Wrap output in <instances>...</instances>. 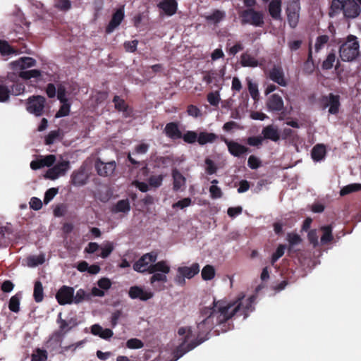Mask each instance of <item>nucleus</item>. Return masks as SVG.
<instances>
[{
	"instance_id": "obj_3",
	"label": "nucleus",
	"mask_w": 361,
	"mask_h": 361,
	"mask_svg": "<svg viewBox=\"0 0 361 361\" xmlns=\"http://www.w3.org/2000/svg\"><path fill=\"white\" fill-rule=\"evenodd\" d=\"M359 47L357 37L354 35H349L346 41L340 47V58L343 61H353L359 55Z\"/></svg>"
},
{
	"instance_id": "obj_46",
	"label": "nucleus",
	"mask_w": 361,
	"mask_h": 361,
	"mask_svg": "<svg viewBox=\"0 0 361 361\" xmlns=\"http://www.w3.org/2000/svg\"><path fill=\"white\" fill-rule=\"evenodd\" d=\"M61 103V106H60L59 110L56 114V118L66 116L70 113L71 104L68 102V100H67V102H63Z\"/></svg>"
},
{
	"instance_id": "obj_38",
	"label": "nucleus",
	"mask_w": 361,
	"mask_h": 361,
	"mask_svg": "<svg viewBox=\"0 0 361 361\" xmlns=\"http://www.w3.org/2000/svg\"><path fill=\"white\" fill-rule=\"evenodd\" d=\"M90 295L87 294L85 290L80 288L77 290L75 295H73V303L79 304L84 300H90Z\"/></svg>"
},
{
	"instance_id": "obj_29",
	"label": "nucleus",
	"mask_w": 361,
	"mask_h": 361,
	"mask_svg": "<svg viewBox=\"0 0 361 361\" xmlns=\"http://www.w3.org/2000/svg\"><path fill=\"white\" fill-rule=\"evenodd\" d=\"M240 64L243 67H257L259 63L257 60L247 52L243 53L240 56Z\"/></svg>"
},
{
	"instance_id": "obj_47",
	"label": "nucleus",
	"mask_w": 361,
	"mask_h": 361,
	"mask_svg": "<svg viewBox=\"0 0 361 361\" xmlns=\"http://www.w3.org/2000/svg\"><path fill=\"white\" fill-rule=\"evenodd\" d=\"M329 40V37L326 35L318 36L314 45L315 51L317 52L319 51L328 43Z\"/></svg>"
},
{
	"instance_id": "obj_36",
	"label": "nucleus",
	"mask_w": 361,
	"mask_h": 361,
	"mask_svg": "<svg viewBox=\"0 0 361 361\" xmlns=\"http://www.w3.org/2000/svg\"><path fill=\"white\" fill-rule=\"evenodd\" d=\"M48 354L46 350L36 348L31 356V361H46Z\"/></svg>"
},
{
	"instance_id": "obj_10",
	"label": "nucleus",
	"mask_w": 361,
	"mask_h": 361,
	"mask_svg": "<svg viewBox=\"0 0 361 361\" xmlns=\"http://www.w3.org/2000/svg\"><path fill=\"white\" fill-rule=\"evenodd\" d=\"M220 139L227 146L229 153L235 157H240L244 154L250 152V149L235 141L229 140L224 136L221 135Z\"/></svg>"
},
{
	"instance_id": "obj_4",
	"label": "nucleus",
	"mask_w": 361,
	"mask_h": 361,
	"mask_svg": "<svg viewBox=\"0 0 361 361\" xmlns=\"http://www.w3.org/2000/svg\"><path fill=\"white\" fill-rule=\"evenodd\" d=\"M239 16L242 25L250 24L255 27H262L264 24L262 11H255L254 8H247L241 11Z\"/></svg>"
},
{
	"instance_id": "obj_23",
	"label": "nucleus",
	"mask_w": 361,
	"mask_h": 361,
	"mask_svg": "<svg viewBox=\"0 0 361 361\" xmlns=\"http://www.w3.org/2000/svg\"><path fill=\"white\" fill-rule=\"evenodd\" d=\"M269 13L276 20H281V1L271 0L269 4Z\"/></svg>"
},
{
	"instance_id": "obj_37",
	"label": "nucleus",
	"mask_w": 361,
	"mask_h": 361,
	"mask_svg": "<svg viewBox=\"0 0 361 361\" xmlns=\"http://www.w3.org/2000/svg\"><path fill=\"white\" fill-rule=\"evenodd\" d=\"M202 278L204 281L212 280L215 276V269L212 265H206L202 270Z\"/></svg>"
},
{
	"instance_id": "obj_33",
	"label": "nucleus",
	"mask_w": 361,
	"mask_h": 361,
	"mask_svg": "<svg viewBox=\"0 0 361 361\" xmlns=\"http://www.w3.org/2000/svg\"><path fill=\"white\" fill-rule=\"evenodd\" d=\"M16 52V49L11 47L7 41L0 39V54L1 56H9L15 54Z\"/></svg>"
},
{
	"instance_id": "obj_18",
	"label": "nucleus",
	"mask_w": 361,
	"mask_h": 361,
	"mask_svg": "<svg viewBox=\"0 0 361 361\" xmlns=\"http://www.w3.org/2000/svg\"><path fill=\"white\" fill-rule=\"evenodd\" d=\"M157 7L166 16H171L174 15L178 9V3L176 0H161Z\"/></svg>"
},
{
	"instance_id": "obj_57",
	"label": "nucleus",
	"mask_w": 361,
	"mask_h": 361,
	"mask_svg": "<svg viewBox=\"0 0 361 361\" xmlns=\"http://www.w3.org/2000/svg\"><path fill=\"white\" fill-rule=\"evenodd\" d=\"M192 203V200L190 197H185L180 200L173 204L172 207L173 209L179 208L183 209L187 207H189Z\"/></svg>"
},
{
	"instance_id": "obj_63",
	"label": "nucleus",
	"mask_w": 361,
	"mask_h": 361,
	"mask_svg": "<svg viewBox=\"0 0 361 361\" xmlns=\"http://www.w3.org/2000/svg\"><path fill=\"white\" fill-rule=\"evenodd\" d=\"M210 196L212 199L221 198L223 195V192L221 188L215 185H212L209 188Z\"/></svg>"
},
{
	"instance_id": "obj_59",
	"label": "nucleus",
	"mask_w": 361,
	"mask_h": 361,
	"mask_svg": "<svg viewBox=\"0 0 361 361\" xmlns=\"http://www.w3.org/2000/svg\"><path fill=\"white\" fill-rule=\"evenodd\" d=\"M55 7L62 11H66L71 8V2L70 0H57Z\"/></svg>"
},
{
	"instance_id": "obj_28",
	"label": "nucleus",
	"mask_w": 361,
	"mask_h": 361,
	"mask_svg": "<svg viewBox=\"0 0 361 361\" xmlns=\"http://www.w3.org/2000/svg\"><path fill=\"white\" fill-rule=\"evenodd\" d=\"M172 176L173 179V189L174 191H178L185 185V178L177 169L173 170Z\"/></svg>"
},
{
	"instance_id": "obj_42",
	"label": "nucleus",
	"mask_w": 361,
	"mask_h": 361,
	"mask_svg": "<svg viewBox=\"0 0 361 361\" xmlns=\"http://www.w3.org/2000/svg\"><path fill=\"white\" fill-rule=\"evenodd\" d=\"M20 297L18 294L10 298L8 308L11 312L17 313L20 311Z\"/></svg>"
},
{
	"instance_id": "obj_31",
	"label": "nucleus",
	"mask_w": 361,
	"mask_h": 361,
	"mask_svg": "<svg viewBox=\"0 0 361 361\" xmlns=\"http://www.w3.org/2000/svg\"><path fill=\"white\" fill-rule=\"evenodd\" d=\"M33 298L36 302H41L44 299V288L40 281H36L34 285Z\"/></svg>"
},
{
	"instance_id": "obj_50",
	"label": "nucleus",
	"mask_w": 361,
	"mask_h": 361,
	"mask_svg": "<svg viewBox=\"0 0 361 361\" xmlns=\"http://www.w3.org/2000/svg\"><path fill=\"white\" fill-rule=\"evenodd\" d=\"M102 252L99 255V256L103 258V259H105L106 257H108L111 253L113 252L114 250V245L111 242H106L105 244L103 245V246L102 247Z\"/></svg>"
},
{
	"instance_id": "obj_49",
	"label": "nucleus",
	"mask_w": 361,
	"mask_h": 361,
	"mask_svg": "<svg viewBox=\"0 0 361 361\" xmlns=\"http://www.w3.org/2000/svg\"><path fill=\"white\" fill-rule=\"evenodd\" d=\"M152 274H153V275L150 277V279H149L150 283L152 285H154V283L157 281H160L162 283H166L167 281V276H166L167 274H165L163 272H159V271L152 273Z\"/></svg>"
},
{
	"instance_id": "obj_24",
	"label": "nucleus",
	"mask_w": 361,
	"mask_h": 361,
	"mask_svg": "<svg viewBox=\"0 0 361 361\" xmlns=\"http://www.w3.org/2000/svg\"><path fill=\"white\" fill-rule=\"evenodd\" d=\"M87 175L84 169L74 171L71 175V183L75 186H82L87 183Z\"/></svg>"
},
{
	"instance_id": "obj_11",
	"label": "nucleus",
	"mask_w": 361,
	"mask_h": 361,
	"mask_svg": "<svg viewBox=\"0 0 361 361\" xmlns=\"http://www.w3.org/2000/svg\"><path fill=\"white\" fill-rule=\"evenodd\" d=\"M74 288L67 286H62L56 294V299L61 305L73 303Z\"/></svg>"
},
{
	"instance_id": "obj_52",
	"label": "nucleus",
	"mask_w": 361,
	"mask_h": 361,
	"mask_svg": "<svg viewBox=\"0 0 361 361\" xmlns=\"http://www.w3.org/2000/svg\"><path fill=\"white\" fill-rule=\"evenodd\" d=\"M163 175L151 176L148 179L149 185L153 188H159L162 185Z\"/></svg>"
},
{
	"instance_id": "obj_2",
	"label": "nucleus",
	"mask_w": 361,
	"mask_h": 361,
	"mask_svg": "<svg viewBox=\"0 0 361 361\" xmlns=\"http://www.w3.org/2000/svg\"><path fill=\"white\" fill-rule=\"evenodd\" d=\"M157 259V252L146 253L133 264V268L139 273L152 274L159 271L169 274L171 269L167 262L164 260L156 262Z\"/></svg>"
},
{
	"instance_id": "obj_56",
	"label": "nucleus",
	"mask_w": 361,
	"mask_h": 361,
	"mask_svg": "<svg viewBox=\"0 0 361 361\" xmlns=\"http://www.w3.org/2000/svg\"><path fill=\"white\" fill-rule=\"evenodd\" d=\"M264 140V137L262 136H251L247 137V144L250 146L259 147L262 145V142Z\"/></svg>"
},
{
	"instance_id": "obj_39",
	"label": "nucleus",
	"mask_w": 361,
	"mask_h": 361,
	"mask_svg": "<svg viewBox=\"0 0 361 361\" xmlns=\"http://www.w3.org/2000/svg\"><path fill=\"white\" fill-rule=\"evenodd\" d=\"M41 75V71L37 69L22 71L19 73V77L24 79L28 80L30 78H37Z\"/></svg>"
},
{
	"instance_id": "obj_1",
	"label": "nucleus",
	"mask_w": 361,
	"mask_h": 361,
	"mask_svg": "<svg viewBox=\"0 0 361 361\" xmlns=\"http://www.w3.org/2000/svg\"><path fill=\"white\" fill-rule=\"evenodd\" d=\"M255 299L254 295L245 298V295L240 293L233 301L214 299L211 306L201 307L199 319L197 321L196 338L190 341L193 337L191 327L185 326L178 329V335L183 338L180 344L173 353L175 360H177L185 353L208 340L209 334L214 327L219 326V329L215 330L217 334L230 330L233 325L228 321L233 316H243V318L246 319L250 312L254 310L252 304Z\"/></svg>"
},
{
	"instance_id": "obj_32",
	"label": "nucleus",
	"mask_w": 361,
	"mask_h": 361,
	"mask_svg": "<svg viewBox=\"0 0 361 361\" xmlns=\"http://www.w3.org/2000/svg\"><path fill=\"white\" fill-rule=\"evenodd\" d=\"M345 1V0H331L329 12L330 17H334L341 12Z\"/></svg>"
},
{
	"instance_id": "obj_62",
	"label": "nucleus",
	"mask_w": 361,
	"mask_h": 361,
	"mask_svg": "<svg viewBox=\"0 0 361 361\" xmlns=\"http://www.w3.org/2000/svg\"><path fill=\"white\" fill-rule=\"evenodd\" d=\"M58 193V188H51L48 189L44 197V204H48Z\"/></svg>"
},
{
	"instance_id": "obj_43",
	"label": "nucleus",
	"mask_w": 361,
	"mask_h": 361,
	"mask_svg": "<svg viewBox=\"0 0 361 361\" xmlns=\"http://www.w3.org/2000/svg\"><path fill=\"white\" fill-rule=\"evenodd\" d=\"M9 87L10 94L20 95L25 92V85L18 82H13Z\"/></svg>"
},
{
	"instance_id": "obj_17",
	"label": "nucleus",
	"mask_w": 361,
	"mask_h": 361,
	"mask_svg": "<svg viewBox=\"0 0 361 361\" xmlns=\"http://www.w3.org/2000/svg\"><path fill=\"white\" fill-rule=\"evenodd\" d=\"M115 109L123 113L125 118L131 117L133 116V109L128 106L124 99H121L119 96L115 95L113 98Z\"/></svg>"
},
{
	"instance_id": "obj_5",
	"label": "nucleus",
	"mask_w": 361,
	"mask_h": 361,
	"mask_svg": "<svg viewBox=\"0 0 361 361\" xmlns=\"http://www.w3.org/2000/svg\"><path fill=\"white\" fill-rule=\"evenodd\" d=\"M46 99L41 95L30 96L26 100V110L35 116H41L44 114Z\"/></svg>"
},
{
	"instance_id": "obj_30",
	"label": "nucleus",
	"mask_w": 361,
	"mask_h": 361,
	"mask_svg": "<svg viewBox=\"0 0 361 361\" xmlns=\"http://www.w3.org/2000/svg\"><path fill=\"white\" fill-rule=\"evenodd\" d=\"M326 154L325 146L322 144L316 145L312 149L311 155L314 161H321Z\"/></svg>"
},
{
	"instance_id": "obj_34",
	"label": "nucleus",
	"mask_w": 361,
	"mask_h": 361,
	"mask_svg": "<svg viewBox=\"0 0 361 361\" xmlns=\"http://www.w3.org/2000/svg\"><path fill=\"white\" fill-rule=\"evenodd\" d=\"M323 231V235L321 237V243L322 244H326L332 241V226L331 225L324 226L321 228Z\"/></svg>"
},
{
	"instance_id": "obj_12",
	"label": "nucleus",
	"mask_w": 361,
	"mask_h": 361,
	"mask_svg": "<svg viewBox=\"0 0 361 361\" xmlns=\"http://www.w3.org/2000/svg\"><path fill=\"white\" fill-rule=\"evenodd\" d=\"M346 18H355L361 12L360 4L355 0H345L342 11Z\"/></svg>"
},
{
	"instance_id": "obj_7",
	"label": "nucleus",
	"mask_w": 361,
	"mask_h": 361,
	"mask_svg": "<svg viewBox=\"0 0 361 361\" xmlns=\"http://www.w3.org/2000/svg\"><path fill=\"white\" fill-rule=\"evenodd\" d=\"M264 74L267 78L279 86L286 87L288 84L284 71L281 65L274 64L270 70L265 71Z\"/></svg>"
},
{
	"instance_id": "obj_25",
	"label": "nucleus",
	"mask_w": 361,
	"mask_h": 361,
	"mask_svg": "<svg viewBox=\"0 0 361 361\" xmlns=\"http://www.w3.org/2000/svg\"><path fill=\"white\" fill-rule=\"evenodd\" d=\"M11 64L13 68L24 70L35 66L36 61L31 57H21L18 60L13 61Z\"/></svg>"
},
{
	"instance_id": "obj_53",
	"label": "nucleus",
	"mask_w": 361,
	"mask_h": 361,
	"mask_svg": "<svg viewBox=\"0 0 361 361\" xmlns=\"http://www.w3.org/2000/svg\"><path fill=\"white\" fill-rule=\"evenodd\" d=\"M336 60V55L334 53H329L328 56H326V59L323 61L322 63V68L325 70H329L331 69L333 66L334 63Z\"/></svg>"
},
{
	"instance_id": "obj_61",
	"label": "nucleus",
	"mask_w": 361,
	"mask_h": 361,
	"mask_svg": "<svg viewBox=\"0 0 361 361\" xmlns=\"http://www.w3.org/2000/svg\"><path fill=\"white\" fill-rule=\"evenodd\" d=\"M204 162L207 166L205 170L207 174L212 175L216 172L217 167L212 159L207 158Z\"/></svg>"
},
{
	"instance_id": "obj_16",
	"label": "nucleus",
	"mask_w": 361,
	"mask_h": 361,
	"mask_svg": "<svg viewBox=\"0 0 361 361\" xmlns=\"http://www.w3.org/2000/svg\"><path fill=\"white\" fill-rule=\"evenodd\" d=\"M128 295L132 299H140V300L146 301L151 299L154 293L152 291L145 290L140 286H134L130 288Z\"/></svg>"
},
{
	"instance_id": "obj_21",
	"label": "nucleus",
	"mask_w": 361,
	"mask_h": 361,
	"mask_svg": "<svg viewBox=\"0 0 361 361\" xmlns=\"http://www.w3.org/2000/svg\"><path fill=\"white\" fill-rule=\"evenodd\" d=\"M262 137L270 140L273 142H278L280 139V134L278 129L273 125H269L264 127L262 131Z\"/></svg>"
},
{
	"instance_id": "obj_41",
	"label": "nucleus",
	"mask_w": 361,
	"mask_h": 361,
	"mask_svg": "<svg viewBox=\"0 0 361 361\" xmlns=\"http://www.w3.org/2000/svg\"><path fill=\"white\" fill-rule=\"evenodd\" d=\"M181 138L188 144H193L197 142L198 134L195 131L188 130L184 134H182Z\"/></svg>"
},
{
	"instance_id": "obj_6",
	"label": "nucleus",
	"mask_w": 361,
	"mask_h": 361,
	"mask_svg": "<svg viewBox=\"0 0 361 361\" xmlns=\"http://www.w3.org/2000/svg\"><path fill=\"white\" fill-rule=\"evenodd\" d=\"M340 96L329 93L328 95H323L320 98V102L323 109L329 107V113L332 115H336L339 112L341 107Z\"/></svg>"
},
{
	"instance_id": "obj_19",
	"label": "nucleus",
	"mask_w": 361,
	"mask_h": 361,
	"mask_svg": "<svg viewBox=\"0 0 361 361\" xmlns=\"http://www.w3.org/2000/svg\"><path fill=\"white\" fill-rule=\"evenodd\" d=\"M124 18L123 8H118L112 16L111 20L106 27V32H112L122 22Z\"/></svg>"
},
{
	"instance_id": "obj_27",
	"label": "nucleus",
	"mask_w": 361,
	"mask_h": 361,
	"mask_svg": "<svg viewBox=\"0 0 361 361\" xmlns=\"http://www.w3.org/2000/svg\"><path fill=\"white\" fill-rule=\"evenodd\" d=\"M130 210V204L128 199L118 200L112 207L111 212L114 214L124 213L128 214Z\"/></svg>"
},
{
	"instance_id": "obj_14",
	"label": "nucleus",
	"mask_w": 361,
	"mask_h": 361,
	"mask_svg": "<svg viewBox=\"0 0 361 361\" xmlns=\"http://www.w3.org/2000/svg\"><path fill=\"white\" fill-rule=\"evenodd\" d=\"M56 322L59 324V329L52 334L50 340H54L56 343H61L63 337L70 331L68 322L62 319L61 313H59Z\"/></svg>"
},
{
	"instance_id": "obj_9",
	"label": "nucleus",
	"mask_w": 361,
	"mask_h": 361,
	"mask_svg": "<svg viewBox=\"0 0 361 361\" xmlns=\"http://www.w3.org/2000/svg\"><path fill=\"white\" fill-rule=\"evenodd\" d=\"M300 3L293 1L290 2L286 8L287 20L290 27L295 28L298 25L300 18Z\"/></svg>"
},
{
	"instance_id": "obj_8",
	"label": "nucleus",
	"mask_w": 361,
	"mask_h": 361,
	"mask_svg": "<svg viewBox=\"0 0 361 361\" xmlns=\"http://www.w3.org/2000/svg\"><path fill=\"white\" fill-rule=\"evenodd\" d=\"M116 168V163L115 161L104 162L100 158H97L94 162V169L97 174L102 177L112 176Z\"/></svg>"
},
{
	"instance_id": "obj_13",
	"label": "nucleus",
	"mask_w": 361,
	"mask_h": 361,
	"mask_svg": "<svg viewBox=\"0 0 361 361\" xmlns=\"http://www.w3.org/2000/svg\"><path fill=\"white\" fill-rule=\"evenodd\" d=\"M69 168L68 161H62L58 162L52 168L49 169L46 173V178L51 180H55L60 176L65 174Z\"/></svg>"
},
{
	"instance_id": "obj_51",
	"label": "nucleus",
	"mask_w": 361,
	"mask_h": 361,
	"mask_svg": "<svg viewBox=\"0 0 361 361\" xmlns=\"http://www.w3.org/2000/svg\"><path fill=\"white\" fill-rule=\"evenodd\" d=\"M66 87L63 82L57 85V98L60 102H67Z\"/></svg>"
},
{
	"instance_id": "obj_54",
	"label": "nucleus",
	"mask_w": 361,
	"mask_h": 361,
	"mask_svg": "<svg viewBox=\"0 0 361 361\" xmlns=\"http://www.w3.org/2000/svg\"><path fill=\"white\" fill-rule=\"evenodd\" d=\"M207 101L213 106H217L221 100L219 92H212L207 94Z\"/></svg>"
},
{
	"instance_id": "obj_44",
	"label": "nucleus",
	"mask_w": 361,
	"mask_h": 361,
	"mask_svg": "<svg viewBox=\"0 0 361 361\" xmlns=\"http://www.w3.org/2000/svg\"><path fill=\"white\" fill-rule=\"evenodd\" d=\"M204 75L203 76L202 80L207 84H211L212 82H219L218 73L216 71H209L204 72Z\"/></svg>"
},
{
	"instance_id": "obj_45",
	"label": "nucleus",
	"mask_w": 361,
	"mask_h": 361,
	"mask_svg": "<svg viewBox=\"0 0 361 361\" xmlns=\"http://www.w3.org/2000/svg\"><path fill=\"white\" fill-rule=\"evenodd\" d=\"M247 87L250 96L254 100H257L259 96L257 84L255 82H252V81L250 79H247Z\"/></svg>"
},
{
	"instance_id": "obj_35",
	"label": "nucleus",
	"mask_w": 361,
	"mask_h": 361,
	"mask_svg": "<svg viewBox=\"0 0 361 361\" xmlns=\"http://www.w3.org/2000/svg\"><path fill=\"white\" fill-rule=\"evenodd\" d=\"M360 190H361V183H351L341 188L340 190V195L345 196Z\"/></svg>"
},
{
	"instance_id": "obj_48",
	"label": "nucleus",
	"mask_w": 361,
	"mask_h": 361,
	"mask_svg": "<svg viewBox=\"0 0 361 361\" xmlns=\"http://www.w3.org/2000/svg\"><path fill=\"white\" fill-rule=\"evenodd\" d=\"M286 248V246L285 245L281 244L278 246L276 252H274L271 256V263L272 265H274L275 262H276L278 259L284 255Z\"/></svg>"
},
{
	"instance_id": "obj_64",
	"label": "nucleus",
	"mask_w": 361,
	"mask_h": 361,
	"mask_svg": "<svg viewBox=\"0 0 361 361\" xmlns=\"http://www.w3.org/2000/svg\"><path fill=\"white\" fill-rule=\"evenodd\" d=\"M59 136V130H52L45 137V144L50 145L53 144L55 140Z\"/></svg>"
},
{
	"instance_id": "obj_26",
	"label": "nucleus",
	"mask_w": 361,
	"mask_h": 361,
	"mask_svg": "<svg viewBox=\"0 0 361 361\" xmlns=\"http://www.w3.org/2000/svg\"><path fill=\"white\" fill-rule=\"evenodd\" d=\"M219 138V136L214 133L202 131L198 134L197 142L200 145H204L207 143H213Z\"/></svg>"
},
{
	"instance_id": "obj_40",
	"label": "nucleus",
	"mask_w": 361,
	"mask_h": 361,
	"mask_svg": "<svg viewBox=\"0 0 361 361\" xmlns=\"http://www.w3.org/2000/svg\"><path fill=\"white\" fill-rule=\"evenodd\" d=\"M44 262L45 257L44 254L30 256L27 258V264L30 267H37L39 264H44Z\"/></svg>"
},
{
	"instance_id": "obj_58",
	"label": "nucleus",
	"mask_w": 361,
	"mask_h": 361,
	"mask_svg": "<svg viewBox=\"0 0 361 361\" xmlns=\"http://www.w3.org/2000/svg\"><path fill=\"white\" fill-rule=\"evenodd\" d=\"M262 164L261 160L255 155H250L247 160V166L251 169H258Z\"/></svg>"
},
{
	"instance_id": "obj_15",
	"label": "nucleus",
	"mask_w": 361,
	"mask_h": 361,
	"mask_svg": "<svg viewBox=\"0 0 361 361\" xmlns=\"http://www.w3.org/2000/svg\"><path fill=\"white\" fill-rule=\"evenodd\" d=\"M266 105L268 110L272 112L281 111L284 107L283 100L278 94H271L267 100Z\"/></svg>"
},
{
	"instance_id": "obj_55",
	"label": "nucleus",
	"mask_w": 361,
	"mask_h": 361,
	"mask_svg": "<svg viewBox=\"0 0 361 361\" xmlns=\"http://www.w3.org/2000/svg\"><path fill=\"white\" fill-rule=\"evenodd\" d=\"M126 345L129 349H140L144 346L143 342L135 338L128 340Z\"/></svg>"
},
{
	"instance_id": "obj_20",
	"label": "nucleus",
	"mask_w": 361,
	"mask_h": 361,
	"mask_svg": "<svg viewBox=\"0 0 361 361\" xmlns=\"http://www.w3.org/2000/svg\"><path fill=\"white\" fill-rule=\"evenodd\" d=\"M164 133L171 140L180 139L182 137V133L179 129L178 123L176 122L168 123L164 129Z\"/></svg>"
},
{
	"instance_id": "obj_22",
	"label": "nucleus",
	"mask_w": 361,
	"mask_h": 361,
	"mask_svg": "<svg viewBox=\"0 0 361 361\" xmlns=\"http://www.w3.org/2000/svg\"><path fill=\"white\" fill-rule=\"evenodd\" d=\"M177 272L190 279L200 272V266L198 263H193L190 267H179Z\"/></svg>"
},
{
	"instance_id": "obj_60",
	"label": "nucleus",
	"mask_w": 361,
	"mask_h": 361,
	"mask_svg": "<svg viewBox=\"0 0 361 361\" xmlns=\"http://www.w3.org/2000/svg\"><path fill=\"white\" fill-rule=\"evenodd\" d=\"M287 239L290 245L289 250H290L291 247L300 243L302 240L300 236L298 234L293 233H288Z\"/></svg>"
}]
</instances>
